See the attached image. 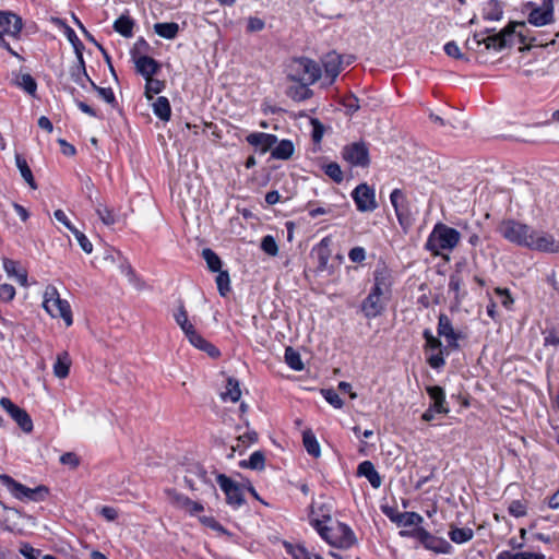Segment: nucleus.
<instances>
[{
	"label": "nucleus",
	"mask_w": 559,
	"mask_h": 559,
	"mask_svg": "<svg viewBox=\"0 0 559 559\" xmlns=\"http://www.w3.org/2000/svg\"><path fill=\"white\" fill-rule=\"evenodd\" d=\"M393 271L385 264H378L372 273V286L361 302V311L367 319L382 314L392 297Z\"/></svg>",
	"instance_id": "obj_1"
},
{
	"label": "nucleus",
	"mask_w": 559,
	"mask_h": 559,
	"mask_svg": "<svg viewBox=\"0 0 559 559\" xmlns=\"http://www.w3.org/2000/svg\"><path fill=\"white\" fill-rule=\"evenodd\" d=\"M526 25L524 22H513L504 27L499 34L484 37L481 34H475L473 41L479 46L484 44L486 49L499 51L506 46L513 45L514 38L518 37L520 43L526 41Z\"/></svg>",
	"instance_id": "obj_2"
},
{
	"label": "nucleus",
	"mask_w": 559,
	"mask_h": 559,
	"mask_svg": "<svg viewBox=\"0 0 559 559\" xmlns=\"http://www.w3.org/2000/svg\"><path fill=\"white\" fill-rule=\"evenodd\" d=\"M461 234L443 223H437L430 231L425 249L432 255H441L443 251H452L460 242Z\"/></svg>",
	"instance_id": "obj_3"
},
{
	"label": "nucleus",
	"mask_w": 559,
	"mask_h": 559,
	"mask_svg": "<svg viewBox=\"0 0 559 559\" xmlns=\"http://www.w3.org/2000/svg\"><path fill=\"white\" fill-rule=\"evenodd\" d=\"M321 76V66L307 57L295 58L287 66V78L299 84L313 85Z\"/></svg>",
	"instance_id": "obj_4"
},
{
	"label": "nucleus",
	"mask_w": 559,
	"mask_h": 559,
	"mask_svg": "<svg viewBox=\"0 0 559 559\" xmlns=\"http://www.w3.org/2000/svg\"><path fill=\"white\" fill-rule=\"evenodd\" d=\"M43 308L51 318H60L67 326L72 325V311L70 304L66 299H61L56 286H46L43 294Z\"/></svg>",
	"instance_id": "obj_5"
},
{
	"label": "nucleus",
	"mask_w": 559,
	"mask_h": 559,
	"mask_svg": "<svg viewBox=\"0 0 559 559\" xmlns=\"http://www.w3.org/2000/svg\"><path fill=\"white\" fill-rule=\"evenodd\" d=\"M319 535L331 546L337 548H349L355 542V534L353 530L341 522H331L325 527L319 528Z\"/></svg>",
	"instance_id": "obj_6"
},
{
	"label": "nucleus",
	"mask_w": 559,
	"mask_h": 559,
	"mask_svg": "<svg viewBox=\"0 0 559 559\" xmlns=\"http://www.w3.org/2000/svg\"><path fill=\"white\" fill-rule=\"evenodd\" d=\"M22 27L23 22L19 15L10 11H0V47L7 49L15 57H19V55L10 47L9 40H17Z\"/></svg>",
	"instance_id": "obj_7"
},
{
	"label": "nucleus",
	"mask_w": 559,
	"mask_h": 559,
	"mask_svg": "<svg viewBox=\"0 0 559 559\" xmlns=\"http://www.w3.org/2000/svg\"><path fill=\"white\" fill-rule=\"evenodd\" d=\"M499 233L508 241L524 248H528L534 228L527 224H523L514 219H508L500 224Z\"/></svg>",
	"instance_id": "obj_8"
},
{
	"label": "nucleus",
	"mask_w": 559,
	"mask_h": 559,
	"mask_svg": "<svg viewBox=\"0 0 559 559\" xmlns=\"http://www.w3.org/2000/svg\"><path fill=\"white\" fill-rule=\"evenodd\" d=\"M423 336L425 338L424 349L428 354L427 362L433 369H440L445 365L444 355L448 353V345L445 347L442 346L439 337L435 336L431 330L426 329L423 332Z\"/></svg>",
	"instance_id": "obj_9"
},
{
	"label": "nucleus",
	"mask_w": 559,
	"mask_h": 559,
	"mask_svg": "<svg viewBox=\"0 0 559 559\" xmlns=\"http://www.w3.org/2000/svg\"><path fill=\"white\" fill-rule=\"evenodd\" d=\"M390 202L395 211L399 224L406 230L414 222V212L408 199L401 189H394L390 194Z\"/></svg>",
	"instance_id": "obj_10"
},
{
	"label": "nucleus",
	"mask_w": 559,
	"mask_h": 559,
	"mask_svg": "<svg viewBox=\"0 0 559 559\" xmlns=\"http://www.w3.org/2000/svg\"><path fill=\"white\" fill-rule=\"evenodd\" d=\"M342 156L352 167H367L370 163L369 150L364 142H353L345 145Z\"/></svg>",
	"instance_id": "obj_11"
},
{
	"label": "nucleus",
	"mask_w": 559,
	"mask_h": 559,
	"mask_svg": "<svg viewBox=\"0 0 559 559\" xmlns=\"http://www.w3.org/2000/svg\"><path fill=\"white\" fill-rule=\"evenodd\" d=\"M352 198L359 212H372L378 207L376 191L367 183L358 185L353 190Z\"/></svg>",
	"instance_id": "obj_12"
},
{
	"label": "nucleus",
	"mask_w": 559,
	"mask_h": 559,
	"mask_svg": "<svg viewBox=\"0 0 559 559\" xmlns=\"http://www.w3.org/2000/svg\"><path fill=\"white\" fill-rule=\"evenodd\" d=\"M527 249L546 253H557L559 252V239L547 231L534 229Z\"/></svg>",
	"instance_id": "obj_13"
},
{
	"label": "nucleus",
	"mask_w": 559,
	"mask_h": 559,
	"mask_svg": "<svg viewBox=\"0 0 559 559\" xmlns=\"http://www.w3.org/2000/svg\"><path fill=\"white\" fill-rule=\"evenodd\" d=\"M0 406L11 416V418L19 425L24 432H31L33 429V421L29 415L21 407L15 405L10 399L2 397Z\"/></svg>",
	"instance_id": "obj_14"
},
{
	"label": "nucleus",
	"mask_w": 559,
	"mask_h": 559,
	"mask_svg": "<svg viewBox=\"0 0 559 559\" xmlns=\"http://www.w3.org/2000/svg\"><path fill=\"white\" fill-rule=\"evenodd\" d=\"M530 24L534 26H545L554 21L552 0H542V4L534 7L527 17Z\"/></svg>",
	"instance_id": "obj_15"
},
{
	"label": "nucleus",
	"mask_w": 559,
	"mask_h": 559,
	"mask_svg": "<svg viewBox=\"0 0 559 559\" xmlns=\"http://www.w3.org/2000/svg\"><path fill=\"white\" fill-rule=\"evenodd\" d=\"M325 73L324 85H332L343 69V58L335 51L328 52L322 58Z\"/></svg>",
	"instance_id": "obj_16"
},
{
	"label": "nucleus",
	"mask_w": 559,
	"mask_h": 559,
	"mask_svg": "<svg viewBox=\"0 0 559 559\" xmlns=\"http://www.w3.org/2000/svg\"><path fill=\"white\" fill-rule=\"evenodd\" d=\"M217 483L226 495L228 504L238 508L243 503L241 489L229 477L221 474L217 476Z\"/></svg>",
	"instance_id": "obj_17"
},
{
	"label": "nucleus",
	"mask_w": 559,
	"mask_h": 559,
	"mask_svg": "<svg viewBox=\"0 0 559 559\" xmlns=\"http://www.w3.org/2000/svg\"><path fill=\"white\" fill-rule=\"evenodd\" d=\"M416 536L426 549L432 550L436 554L450 552L451 545L445 539L438 538L424 528H418Z\"/></svg>",
	"instance_id": "obj_18"
},
{
	"label": "nucleus",
	"mask_w": 559,
	"mask_h": 559,
	"mask_svg": "<svg viewBox=\"0 0 559 559\" xmlns=\"http://www.w3.org/2000/svg\"><path fill=\"white\" fill-rule=\"evenodd\" d=\"M438 335L444 337L448 347L459 348L460 334L453 329L452 322L447 314L441 313L438 319Z\"/></svg>",
	"instance_id": "obj_19"
},
{
	"label": "nucleus",
	"mask_w": 559,
	"mask_h": 559,
	"mask_svg": "<svg viewBox=\"0 0 559 559\" xmlns=\"http://www.w3.org/2000/svg\"><path fill=\"white\" fill-rule=\"evenodd\" d=\"M310 524L316 528L319 533V528L325 527L331 522H333L331 518V510L324 503H312L309 513Z\"/></svg>",
	"instance_id": "obj_20"
},
{
	"label": "nucleus",
	"mask_w": 559,
	"mask_h": 559,
	"mask_svg": "<svg viewBox=\"0 0 559 559\" xmlns=\"http://www.w3.org/2000/svg\"><path fill=\"white\" fill-rule=\"evenodd\" d=\"M0 480L3 485L7 486V488L10 490V492L17 499L24 500H35V496L37 491L40 490V488L32 489L28 488L17 481H15L13 478H11L8 475H0Z\"/></svg>",
	"instance_id": "obj_21"
},
{
	"label": "nucleus",
	"mask_w": 559,
	"mask_h": 559,
	"mask_svg": "<svg viewBox=\"0 0 559 559\" xmlns=\"http://www.w3.org/2000/svg\"><path fill=\"white\" fill-rule=\"evenodd\" d=\"M246 141L255 147L260 154H265L277 143V136L271 133L252 132L247 135Z\"/></svg>",
	"instance_id": "obj_22"
},
{
	"label": "nucleus",
	"mask_w": 559,
	"mask_h": 559,
	"mask_svg": "<svg viewBox=\"0 0 559 559\" xmlns=\"http://www.w3.org/2000/svg\"><path fill=\"white\" fill-rule=\"evenodd\" d=\"M331 239L330 237H324L320 240V242L312 249L313 254L318 260V270L321 272L329 271L330 269V258H331Z\"/></svg>",
	"instance_id": "obj_23"
},
{
	"label": "nucleus",
	"mask_w": 559,
	"mask_h": 559,
	"mask_svg": "<svg viewBox=\"0 0 559 559\" xmlns=\"http://www.w3.org/2000/svg\"><path fill=\"white\" fill-rule=\"evenodd\" d=\"M174 319L176 323L180 326L189 342H191V340L200 342L199 333L195 331L193 324L189 322L188 313L182 305H180L176 312L174 313Z\"/></svg>",
	"instance_id": "obj_24"
},
{
	"label": "nucleus",
	"mask_w": 559,
	"mask_h": 559,
	"mask_svg": "<svg viewBox=\"0 0 559 559\" xmlns=\"http://www.w3.org/2000/svg\"><path fill=\"white\" fill-rule=\"evenodd\" d=\"M136 71L144 78L148 79L156 74L159 70L158 62L148 56H140L135 59Z\"/></svg>",
	"instance_id": "obj_25"
},
{
	"label": "nucleus",
	"mask_w": 559,
	"mask_h": 559,
	"mask_svg": "<svg viewBox=\"0 0 559 559\" xmlns=\"http://www.w3.org/2000/svg\"><path fill=\"white\" fill-rule=\"evenodd\" d=\"M357 475L368 479L373 488H379L382 484L380 474L374 468V465L370 461H364L358 465Z\"/></svg>",
	"instance_id": "obj_26"
},
{
	"label": "nucleus",
	"mask_w": 559,
	"mask_h": 559,
	"mask_svg": "<svg viewBox=\"0 0 559 559\" xmlns=\"http://www.w3.org/2000/svg\"><path fill=\"white\" fill-rule=\"evenodd\" d=\"M3 269L10 278H13L21 286H27V272L24 269H20L17 262L4 259Z\"/></svg>",
	"instance_id": "obj_27"
},
{
	"label": "nucleus",
	"mask_w": 559,
	"mask_h": 559,
	"mask_svg": "<svg viewBox=\"0 0 559 559\" xmlns=\"http://www.w3.org/2000/svg\"><path fill=\"white\" fill-rule=\"evenodd\" d=\"M428 395L433 401V406H436L437 413L439 414H448L450 412L445 402V393L441 386L432 385L427 386L426 389Z\"/></svg>",
	"instance_id": "obj_28"
},
{
	"label": "nucleus",
	"mask_w": 559,
	"mask_h": 559,
	"mask_svg": "<svg viewBox=\"0 0 559 559\" xmlns=\"http://www.w3.org/2000/svg\"><path fill=\"white\" fill-rule=\"evenodd\" d=\"M70 74L72 80L83 87L85 86V82L90 84L93 82L86 73L82 53H78V62L71 68Z\"/></svg>",
	"instance_id": "obj_29"
},
{
	"label": "nucleus",
	"mask_w": 559,
	"mask_h": 559,
	"mask_svg": "<svg viewBox=\"0 0 559 559\" xmlns=\"http://www.w3.org/2000/svg\"><path fill=\"white\" fill-rule=\"evenodd\" d=\"M503 15L500 0H488L483 7V17L487 21H499Z\"/></svg>",
	"instance_id": "obj_30"
},
{
	"label": "nucleus",
	"mask_w": 559,
	"mask_h": 559,
	"mask_svg": "<svg viewBox=\"0 0 559 559\" xmlns=\"http://www.w3.org/2000/svg\"><path fill=\"white\" fill-rule=\"evenodd\" d=\"M153 112L163 121H168L171 116V108L167 97L159 96L152 103Z\"/></svg>",
	"instance_id": "obj_31"
},
{
	"label": "nucleus",
	"mask_w": 559,
	"mask_h": 559,
	"mask_svg": "<svg viewBox=\"0 0 559 559\" xmlns=\"http://www.w3.org/2000/svg\"><path fill=\"white\" fill-rule=\"evenodd\" d=\"M71 359L67 352H62L57 356L53 364V374L59 379H64L69 376Z\"/></svg>",
	"instance_id": "obj_32"
},
{
	"label": "nucleus",
	"mask_w": 559,
	"mask_h": 559,
	"mask_svg": "<svg viewBox=\"0 0 559 559\" xmlns=\"http://www.w3.org/2000/svg\"><path fill=\"white\" fill-rule=\"evenodd\" d=\"M241 396V390L238 380L228 378L225 390L221 393L224 402L236 403Z\"/></svg>",
	"instance_id": "obj_33"
},
{
	"label": "nucleus",
	"mask_w": 559,
	"mask_h": 559,
	"mask_svg": "<svg viewBox=\"0 0 559 559\" xmlns=\"http://www.w3.org/2000/svg\"><path fill=\"white\" fill-rule=\"evenodd\" d=\"M302 443L309 455L313 457H319L321 455L320 444L310 429L302 432Z\"/></svg>",
	"instance_id": "obj_34"
},
{
	"label": "nucleus",
	"mask_w": 559,
	"mask_h": 559,
	"mask_svg": "<svg viewBox=\"0 0 559 559\" xmlns=\"http://www.w3.org/2000/svg\"><path fill=\"white\" fill-rule=\"evenodd\" d=\"M154 32L165 39H174L179 33V25L175 22L156 23L154 24Z\"/></svg>",
	"instance_id": "obj_35"
},
{
	"label": "nucleus",
	"mask_w": 559,
	"mask_h": 559,
	"mask_svg": "<svg viewBox=\"0 0 559 559\" xmlns=\"http://www.w3.org/2000/svg\"><path fill=\"white\" fill-rule=\"evenodd\" d=\"M294 154V145L289 140H282L272 150L271 155L275 159H288Z\"/></svg>",
	"instance_id": "obj_36"
},
{
	"label": "nucleus",
	"mask_w": 559,
	"mask_h": 559,
	"mask_svg": "<svg viewBox=\"0 0 559 559\" xmlns=\"http://www.w3.org/2000/svg\"><path fill=\"white\" fill-rule=\"evenodd\" d=\"M14 84L32 96L35 95L37 90L36 81L31 74L27 73L16 74L14 79Z\"/></svg>",
	"instance_id": "obj_37"
},
{
	"label": "nucleus",
	"mask_w": 559,
	"mask_h": 559,
	"mask_svg": "<svg viewBox=\"0 0 559 559\" xmlns=\"http://www.w3.org/2000/svg\"><path fill=\"white\" fill-rule=\"evenodd\" d=\"M391 520L402 526H415L423 523L424 519L416 512H403L396 516H391Z\"/></svg>",
	"instance_id": "obj_38"
},
{
	"label": "nucleus",
	"mask_w": 559,
	"mask_h": 559,
	"mask_svg": "<svg viewBox=\"0 0 559 559\" xmlns=\"http://www.w3.org/2000/svg\"><path fill=\"white\" fill-rule=\"evenodd\" d=\"M15 164H16L17 169L20 170L22 178L29 185V187L32 189H36L37 185L33 177L32 170L27 165L26 159L24 157H22L20 154H16L15 155Z\"/></svg>",
	"instance_id": "obj_39"
},
{
	"label": "nucleus",
	"mask_w": 559,
	"mask_h": 559,
	"mask_svg": "<svg viewBox=\"0 0 559 559\" xmlns=\"http://www.w3.org/2000/svg\"><path fill=\"white\" fill-rule=\"evenodd\" d=\"M473 536L474 532L469 527H452L449 532L450 539L455 544L467 543Z\"/></svg>",
	"instance_id": "obj_40"
},
{
	"label": "nucleus",
	"mask_w": 559,
	"mask_h": 559,
	"mask_svg": "<svg viewBox=\"0 0 559 559\" xmlns=\"http://www.w3.org/2000/svg\"><path fill=\"white\" fill-rule=\"evenodd\" d=\"M114 29L123 37H131L133 31V21L126 15H121L114 23Z\"/></svg>",
	"instance_id": "obj_41"
},
{
	"label": "nucleus",
	"mask_w": 559,
	"mask_h": 559,
	"mask_svg": "<svg viewBox=\"0 0 559 559\" xmlns=\"http://www.w3.org/2000/svg\"><path fill=\"white\" fill-rule=\"evenodd\" d=\"M285 361L295 371H301L304 369L300 354L292 347L285 349Z\"/></svg>",
	"instance_id": "obj_42"
},
{
	"label": "nucleus",
	"mask_w": 559,
	"mask_h": 559,
	"mask_svg": "<svg viewBox=\"0 0 559 559\" xmlns=\"http://www.w3.org/2000/svg\"><path fill=\"white\" fill-rule=\"evenodd\" d=\"M242 467H248L251 469L261 471L264 468L265 465V457L264 454L261 451H254L250 456L248 461H242L240 463Z\"/></svg>",
	"instance_id": "obj_43"
},
{
	"label": "nucleus",
	"mask_w": 559,
	"mask_h": 559,
	"mask_svg": "<svg viewBox=\"0 0 559 559\" xmlns=\"http://www.w3.org/2000/svg\"><path fill=\"white\" fill-rule=\"evenodd\" d=\"M310 85L300 84L298 86H293L288 90V96L297 102H302L312 96V92L309 88Z\"/></svg>",
	"instance_id": "obj_44"
},
{
	"label": "nucleus",
	"mask_w": 559,
	"mask_h": 559,
	"mask_svg": "<svg viewBox=\"0 0 559 559\" xmlns=\"http://www.w3.org/2000/svg\"><path fill=\"white\" fill-rule=\"evenodd\" d=\"M95 212L99 219L107 226L114 225L117 221L114 211L103 203L96 205Z\"/></svg>",
	"instance_id": "obj_45"
},
{
	"label": "nucleus",
	"mask_w": 559,
	"mask_h": 559,
	"mask_svg": "<svg viewBox=\"0 0 559 559\" xmlns=\"http://www.w3.org/2000/svg\"><path fill=\"white\" fill-rule=\"evenodd\" d=\"M145 97L147 99H153V96L159 94L165 87L163 81L154 79L153 76L145 79Z\"/></svg>",
	"instance_id": "obj_46"
},
{
	"label": "nucleus",
	"mask_w": 559,
	"mask_h": 559,
	"mask_svg": "<svg viewBox=\"0 0 559 559\" xmlns=\"http://www.w3.org/2000/svg\"><path fill=\"white\" fill-rule=\"evenodd\" d=\"M202 257L212 272H218L222 266L219 257L212 249H203Z\"/></svg>",
	"instance_id": "obj_47"
},
{
	"label": "nucleus",
	"mask_w": 559,
	"mask_h": 559,
	"mask_svg": "<svg viewBox=\"0 0 559 559\" xmlns=\"http://www.w3.org/2000/svg\"><path fill=\"white\" fill-rule=\"evenodd\" d=\"M261 249L270 257H276L278 254V246L272 235H266L262 238Z\"/></svg>",
	"instance_id": "obj_48"
},
{
	"label": "nucleus",
	"mask_w": 559,
	"mask_h": 559,
	"mask_svg": "<svg viewBox=\"0 0 559 559\" xmlns=\"http://www.w3.org/2000/svg\"><path fill=\"white\" fill-rule=\"evenodd\" d=\"M285 548L292 559H312L311 555L301 545L285 544Z\"/></svg>",
	"instance_id": "obj_49"
},
{
	"label": "nucleus",
	"mask_w": 559,
	"mask_h": 559,
	"mask_svg": "<svg viewBox=\"0 0 559 559\" xmlns=\"http://www.w3.org/2000/svg\"><path fill=\"white\" fill-rule=\"evenodd\" d=\"M216 285L218 292L222 296H226V294L230 290V280L229 274L226 271H218L216 276Z\"/></svg>",
	"instance_id": "obj_50"
},
{
	"label": "nucleus",
	"mask_w": 559,
	"mask_h": 559,
	"mask_svg": "<svg viewBox=\"0 0 559 559\" xmlns=\"http://www.w3.org/2000/svg\"><path fill=\"white\" fill-rule=\"evenodd\" d=\"M342 105L344 106L346 114L350 116L360 108L359 99L354 94L343 97Z\"/></svg>",
	"instance_id": "obj_51"
},
{
	"label": "nucleus",
	"mask_w": 559,
	"mask_h": 559,
	"mask_svg": "<svg viewBox=\"0 0 559 559\" xmlns=\"http://www.w3.org/2000/svg\"><path fill=\"white\" fill-rule=\"evenodd\" d=\"M199 340H200V342L191 340V342H190L191 345H193L194 347H197L201 350L206 352L212 357L218 356V354H219L218 349L215 346H213L211 343L205 341L200 334H199Z\"/></svg>",
	"instance_id": "obj_52"
},
{
	"label": "nucleus",
	"mask_w": 559,
	"mask_h": 559,
	"mask_svg": "<svg viewBox=\"0 0 559 559\" xmlns=\"http://www.w3.org/2000/svg\"><path fill=\"white\" fill-rule=\"evenodd\" d=\"M122 273L126 275V277L128 278L129 283L131 285H133L136 289H139V290L144 289L145 284L139 278V276L136 275V273L134 272V270L130 265H127L122 270Z\"/></svg>",
	"instance_id": "obj_53"
},
{
	"label": "nucleus",
	"mask_w": 559,
	"mask_h": 559,
	"mask_svg": "<svg viewBox=\"0 0 559 559\" xmlns=\"http://www.w3.org/2000/svg\"><path fill=\"white\" fill-rule=\"evenodd\" d=\"M91 86L95 90L98 96L107 104H114L116 102L115 94L110 87H99L94 82H91Z\"/></svg>",
	"instance_id": "obj_54"
},
{
	"label": "nucleus",
	"mask_w": 559,
	"mask_h": 559,
	"mask_svg": "<svg viewBox=\"0 0 559 559\" xmlns=\"http://www.w3.org/2000/svg\"><path fill=\"white\" fill-rule=\"evenodd\" d=\"M324 173L335 182H341L343 180V171L337 163H330L325 165Z\"/></svg>",
	"instance_id": "obj_55"
},
{
	"label": "nucleus",
	"mask_w": 559,
	"mask_h": 559,
	"mask_svg": "<svg viewBox=\"0 0 559 559\" xmlns=\"http://www.w3.org/2000/svg\"><path fill=\"white\" fill-rule=\"evenodd\" d=\"M72 234L74 235L75 239L78 240L81 249L85 253H92L93 245L88 240V238L83 233H81L79 229H76V228L72 231Z\"/></svg>",
	"instance_id": "obj_56"
},
{
	"label": "nucleus",
	"mask_w": 559,
	"mask_h": 559,
	"mask_svg": "<svg viewBox=\"0 0 559 559\" xmlns=\"http://www.w3.org/2000/svg\"><path fill=\"white\" fill-rule=\"evenodd\" d=\"M20 554L25 559H39V557H40V550L34 548L33 546H31L27 543L21 544V546H20Z\"/></svg>",
	"instance_id": "obj_57"
},
{
	"label": "nucleus",
	"mask_w": 559,
	"mask_h": 559,
	"mask_svg": "<svg viewBox=\"0 0 559 559\" xmlns=\"http://www.w3.org/2000/svg\"><path fill=\"white\" fill-rule=\"evenodd\" d=\"M323 396L329 404H331L334 408H342L344 405L343 400L340 395L333 390L323 391Z\"/></svg>",
	"instance_id": "obj_58"
},
{
	"label": "nucleus",
	"mask_w": 559,
	"mask_h": 559,
	"mask_svg": "<svg viewBox=\"0 0 559 559\" xmlns=\"http://www.w3.org/2000/svg\"><path fill=\"white\" fill-rule=\"evenodd\" d=\"M348 258L354 263H361L366 260V250L362 247H354L348 252Z\"/></svg>",
	"instance_id": "obj_59"
},
{
	"label": "nucleus",
	"mask_w": 559,
	"mask_h": 559,
	"mask_svg": "<svg viewBox=\"0 0 559 559\" xmlns=\"http://www.w3.org/2000/svg\"><path fill=\"white\" fill-rule=\"evenodd\" d=\"M199 519L203 525L212 528L213 531H216L222 534L226 533L225 528L213 516L204 515V516H200Z\"/></svg>",
	"instance_id": "obj_60"
},
{
	"label": "nucleus",
	"mask_w": 559,
	"mask_h": 559,
	"mask_svg": "<svg viewBox=\"0 0 559 559\" xmlns=\"http://www.w3.org/2000/svg\"><path fill=\"white\" fill-rule=\"evenodd\" d=\"M509 512L515 518H521L526 514V507L520 500H514L509 506Z\"/></svg>",
	"instance_id": "obj_61"
},
{
	"label": "nucleus",
	"mask_w": 559,
	"mask_h": 559,
	"mask_svg": "<svg viewBox=\"0 0 559 559\" xmlns=\"http://www.w3.org/2000/svg\"><path fill=\"white\" fill-rule=\"evenodd\" d=\"M15 297V288L10 284L0 285V300L11 301Z\"/></svg>",
	"instance_id": "obj_62"
},
{
	"label": "nucleus",
	"mask_w": 559,
	"mask_h": 559,
	"mask_svg": "<svg viewBox=\"0 0 559 559\" xmlns=\"http://www.w3.org/2000/svg\"><path fill=\"white\" fill-rule=\"evenodd\" d=\"M510 559H545V556L539 552L521 551L515 554L506 552Z\"/></svg>",
	"instance_id": "obj_63"
},
{
	"label": "nucleus",
	"mask_w": 559,
	"mask_h": 559,
	"mask_svg": "<svg viewBox=\"0 0 559 559\" xmlns=\"http://www.w3.org/2000/svg\"><path fill=\"white\" fill-rule=\"evenodd\" d=\"M444 52L452 58L461 59L463 53L455 41H449L444 45Z\"/></svg>",
	"instance_id": "obj_64"
}]
</instances>
